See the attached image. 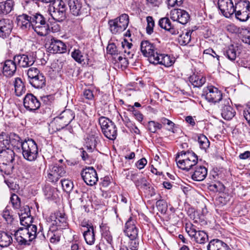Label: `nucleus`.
Listing matches in <instances>:
<instances>
[{
  "mask_svg": "<svg viewBox=\"0 0 250 250\" xmlns=\"http://www.w3.org/2000/svg\"><path fill=\"white\" fill-rule=\"evenodd\" d=\"M38 231L36 225L19 228L15 233L17 242L20 245H29L31 242L36 237H39L40 239H44L45 236L42 232L43 228L41 225Z\"/></svg>",
  "mask_w": 250,
  "mask_h": 250,
  "instance_id": "nucleus-1",
  "label": "nucleus"
},
{
  "mask_svg": "<svg viewBox=\"0 0 250 250\" xmlns=\"http://www.w3.org/2000/svg\"><path fill=\"white\" fill-rule=\"evenodd\" d=\"M198 156L192 151H182L177 153L175 161L178 167L188 171L197 165Z\"/></svg>",
  "mask_w": 250,
  "mask_h": 250,
  "instance_id": "nucleus-2",
  "label": "nucleus"
},
{
  "mask_svg": "<svg viewBox=\"0 0 250 250\" xmlns=\"http://www.w3.org/2000/svg\"><path fill=\"white\" fill-rule=\"evenodd\" d=\"M31 29L40 36H45L50 30L49 26L44 17L39 13L30 10Z\"/></svg>",
  "mask_w": 250,
  "mask_h": 250,
  "instance_id": "nucleus-3",
  "label": "nucleus"
},
{
  "mask_svg": "<svg viewBox=\"0 0 250 250\" xmlns=\"http://www.w3.org/2000/svg\"><path fill=\"white\" fill-rule=\"evenodd\" d=\"M15 153L12 149L0 151V171L9 174L14 168Z\"/></svg>",
  "mask_w": 250,
  "mask_h": 250,
  "instance_id": "nucleus-4",
  "label": "nucleus"
},
{
  "mask_svg": "<svg viewBox=\"0 0 250 250\" xmlns=\"http://www.w3.org/2000/svg\"><path fill=\"white\" fill-rule=\"evenodd\" d=\"M70 13L74 16L86 17L90 12L89 5L82 0H68Z\"/></svg>",
  "mask_w": 250,
  "mask_h": 250,
  "instance_id": "nucleus-5",
  "label": "nucleus"
},
{
  "mask_svg": "<svg viewBox=\"0 0 250 250\" xmlns=\"http://www.w3.org/2000/svg\"><path fill=\"white\" fill-rule=\"evenodd\" d=\"M99 123L104 135L111 140L116 139L117 136V128L114 122L108 118L101 116L99 119Z\"/></svg>",
  "mask_w": 250,
  "mask_h": 250,
  "instance_id": "nucleus-6",
  "label": "nucleus"
},
{
  "mask_svg": "<svg viewBox=\"0 0 250 250\" xmlns=\"http://www.w3.org/2000/svg\"><path fill=\"white\" fill-rule=\"evenodd\" d=\"M23 157L28 161H33L38 155V149L35 141L32 139H25L21 148Z\"/></svg>",
  "mask_w": 250,
  "mask_h": 250,
  "instance_id": "nucleus-7",
  "label": "nucleus"
},
{
  "mask_svg": "<svg viewBox=\"0 0 250 250\" xmlns=\"http://www.w3.org/2000/svg\"><path fill=\"white\" fill-rule=\"evenodd\" d=\"M129 17L127 14H123L120 17L109 20L108 24L109 30L112 34H119L124 31L127 27Z\"/></svg>",
  "mask_w": 250,
  "mask_h": 250,
  "instance_id": "nucleus-8",
  "label": "nucleus"
},
{
  "mask_svg": "<svg viewBox=\"0 0 250 250\" xmlns=\"http://www.w3.org/2000/svg\"><path fill=\"white\" fill-rule=\"evenodd\" d=\"M236 18L246 21L250 18V3L248 0H234Z\"/></svg>",
  "mask_w": 250,
  "mask_h": 250,
  "instance_id": "nucleus-9",
  "label": "nucleus"
},
{
  "mask_svg": "<svg viewBox=\"0 0 250 250\" xmlns=\"http://www.w3.org/2000/svg\"><path fill=\"white\" fill-rule=\"evenodd\" d=\"M35 5L32 1H26V4L23 5L25 13L18 16L17 18V25L22 30H30L31 29V20L30 8Z\"/></svg>",
  "mask_w": 250,
  "mask_h": 250,
  "instance_id": "nucleus-10",
  "label": "nucleus"
},
{
  "mask_svg": "<svg viewBox=\"0 0 250 250\" xmlns=\"http://www.w3.org/2000/svg\"><path fill=\"white\" fill-rule=\"evenodd\" d=\"M66 166L62 164H55L49 166L47 170V180L52 183L57 182L61 177L66 175Z\"/></svg>",
  "mask_w": 250,
  "mask_h": 250,
  "instance_id": "nucleus-11",
  "label": "nucleus"
},
{
  "mask_svg": "<svg viewBox=\"0 0 250 250\" xmlns=\"http://www.w3.org/2000/svg\"><path fill=\"white\" fill-rule=\"evenodd\" d=\"M202 96L210 103L214 104L218 103L220 104L221 101L224 99L222 98V93L221 91L212 85L204 88Z\"/></svg>",
  "mask_w": 250,
  "mask_h": 250,
  "instance_id": "nucleus-12",
  "label": "nucleus"
},
{
  "mask_svg": "<svg viewBox=\"0 0 250 250\" xmlns=\"http://www.w3.org/2000/svg\"><path fill=\"white\" fill-rule=\"evenodd\" d=\"M13 59L20 67H29L32 65L36 61V52H30L25 54L17 55L14 56Z\"/></svg>",
  "mask_w": 250,
  "mask_h": 250,
  "instance_id": "nucleus-13",
  "label": "nucleus"
},
{
  "mask_svg": "<svg viewBox=\"0 0 250 250\" xmlns=\"http://www.w3.org/2000/svg\"><path fill=\"white\" fill-rule=\"evenodd\" d=\"M141 51L143 55L148 58L150 63H152L153 60L151 59H155L156 54H158V50L155 44L148 41H143L141 43Z\"/></svg>",
  "mask_w": 250,
  "mask_h": 250,
  "instance_id": "nucleus-14",
  "label": "nucleus"
},
{
  "mask_svg": "<svg viewBox=\"0 0 250 250\" xmlns=\"http://www.w3.org/2000/svg\"><path fill=\"white\" fill-rule=\"evenodd\" d=\"M231 103L230 99L226 98L221 101V103L219 104L221 116L225 120H230L235 115V110L231 106Z\"/></svg>",
  "mask_w": 250,
  "mask_h": 250,
  "instance_id": "nucleus-15",
  "label": "nucleus"
},
{
  "mask_svg": "<svg viewBox=\"0 0 250 250\" xmlns=\"http://www.w3.org/2000/svg\"><path fill=\"white\" fill-rule=\"evenodd\" d=\"M186 230L191 239L197 243L204 244L208 238L207 234L203 230H197L194 226H187Z\"/></svg>",
  "mask_w": 250,
  "mask_h": 250,
  "instance_id": "nucleus-16",
  "label": "nucleus"
},
{
  "mask_svg": "<svg viewBox=\"0 0 250 250\" xmlns=\"http://www.w3.org/2000/svg\"><path fill=\"white\" fill-rule=\"evenodd\" d=\"M59 3L57 7H53V11L51 13L52 18L59 22H62L66 18L67 7L65 2L62 0H58Z\"/></svg>",
  "mask_w": 250,
  "mask_h": 250,
  "instance_id": "nucleus-17",
  "label": "nucleus"
},
{
  "mask_svg": "<svg viewBox=\"0 0 250 250\" xmlns=\"http://www.w3.org/2000/svg\"><path fill=\"white\" fill-rule=\"evenodd\" d=\"M81 174L83 179L87 185L92 186L98 181L97 172L93 167H88L83 169Z\"/></svg>",
  "mask_w": 250,
  "mask_h": 250,
  "instance_id": "nucleus-18",
  "label": "nucleus"
},
{
  "mask_svg": "<svg viewBox=\"0 0 250 250\" xmlns=\"http://www.w3.org/2000/svg\"><path fill=\"white\" fill-rule=\"evenodd\" d=\"M52 224L50 226H55L57 229L61 230L68 225L66 215L60 211L57 212L50 215Z\"/></svg>",
  "mask_w": 250,
  "mask_h": 250,
  "instance_id": "nucleus-19",
  "label": "nucleus"
},
{
  "mask_svg": "<svg viewBox=\"0 0 250 250\" xmlns=\"http://www.w3.org/2000/svg\"><path fill=\"white\" fill-rule=\"evenodd\" d=\"M218 5L222 14L227 18L230 17L236 10L232 0H218Z\"/></svg>",
  "mask_w": 250,
  "mask_h": 250,
  "instance_id": "nucleus-20",
  "label": "nucleus"
},
{
  "mask_svg": "<svg viewBox=\"0 0 250 250\" xmlns=\"http://www.w3.org/2000/svg\"><path fill=\"white\" fill-rule=\"evenodd\" d=\"M170 18L173 21L184 25L188 22L190 16L189 14L184 10L174 9L170 12Z\"/></svg>",
  "mask_w": 250,
  "mask_h": 250,
  "instance_id": "nucleus-21",
  "label": "nucleus"
},
{
  "mask_svg": "<svg viewBox=\"0 0 250 250\" xmlns=\"http://www.w3.org/2000/svg\"><path fill=\"white\" fill-rule=\"evenodd\" d=\"M23 105L27 110L33 111L39 108L41 103L33 94L28 93L23 99Z\"/></svg>",
  "mask_w": 250,
  "mask_h": 250,
  "instance_id": "nucleus-22",
  "label": "nucleus"
},
{
  "mask_svg": "<svg viewBox=\"0 0 250 250\" xmlns=\"http://www.w3.org/2000/svg\"><path fill=\"white\" fill-rule=\"evenodd\" d=\"M136 221L130 217L125 224L124 232L129 238H136L138 235V229L136 226Z\"/></svg>",
  "mask_w": 250,
  "mask_h": 250,
  "instance_id": "nucleus-23",
  "label": "nucleus"
},
{
  "mask_svg": "<svg viewBox=\"0 0 250 250\" xmlns=\"http://www.w3.org/2000/svg\"><path fill=\"white\" fill-rule=\"evenodd\" d=\"M48 49L52 53H63L66 51V46L62 41L52 38Z\"/></svg>",
  "mask_w": 250,
  "mask_h": 250,
  "instance_id": "nucleus-24",
  "label": "nucleus"
},
{
  "mask_svg": "<svg viewBox=\"0 0 250 250\" xmlns=\"http://www.w3.org/2000/svg\"><path fill=\"white\" fill-rule=\"evenodd\" d=\"M21 224L24 226L23 228L28 227L29 226H33L32 224L33 217L31 215L30 210L29 207L24 208L23 209L20 210L19 213Z\"/></svg>",
  "mask_w": 250,
  "mask_h": 250,
  "instance_id": "nucleus-25",
  "label": "nucleus"
},
{
  "mask_svg": "<svg viewBox=\"0 0 250 250\" xmlns=\"http://www.w3.org/2000/svg\"><path fill=\"white\" fill-rule=\"evenodd\" d=\"M13 28L12 21L9 19H3L0 20V37L4 39L10 34Z\"/></svg>",
  "mask_w": 250,
  "mask_h": 250,
  "instance_id": "nucleus-26",
  "label": "nucleus"
},
{
  "mask_svg": "<svg viewBox=\"0 0 250 250\" xmlns=\"http://www.w3.org/2000/svg\"><path fill=\"white\" fill-rule=\"evenodd\" d=\"M191 178L194 181H202L207 177L208 169L204 166L197 165L194 168Z\"/></svg>",
  "mask_w": 250,
  "mask_h": 250,
  "instance_id": "nucleus-27",
  "label": "nucleus"
},
{
  "mask_svg": "<svg viewBox=\"0 0 250 250\" xmlns=\"http://www.w3.org/2000/svg\"><path fill=\"white\" fill-rule=\"evenodd\" d=\"M155 59H151V61L153 60L152 64H162L166 67H168L173 63L172 59L170 58V56L165 55L164 54H156Z\"/></svg>",
  "mask_w": 250,
  "mask_h": 250,
  "instance_id": "nucleus-28",
  "label": "nucleus"
},
{
  "mask_svg": "<svg viewBox=\"0 0 250 250\" xmlns=\"http://www.w3.org/2000/svg\"><path fill=\"white\" fill-rule=\"evenodd\" d=\"M17 62L14 61L7 60L3 66V73L6 77L12 76L16 71Z\"/></svg>",
  "mask_w": 250,
  "mask_h": 250,
  "instance_id": "nucleus-29",
  "label": "nucleus"
},
{
  "mask_svg": "<svg viewBox=\"0 0 250 250\" xmlns=\"http://www.w3.org/2000/svg\"><path fill=\"white\" fill-rule=\"evenodd\" d=\"M59 116L54 118V120L49 125V130L51 133H54L57 131L64 128L67 125Z\"/></svg>",
  "mask_w": 250,
  "mask_h": 250,
  "instance_id": "nucleus-30",
  "label": "nucleus"
},
{
  "mask_svg": "<svg viewBox=\"0 0 250 250\" xmlns=\"http://www.w3.org/2000/svg\"><path fill=\"white\" fill-rule=\"evenodd\" d=\"M158 24L162 28L169 31L172 35L178 34V30L174 27L167 18L165 17L160 19Z\"/></svg>",
  "mask_w": 250,
  "mask_h": 250,
  "instance_id": "nucleus-31",
  "label": "nucleus"
},
{
  "mask_svg": "<svg viewBox=\"0 0 250 250\" xmlns=\"http://www.w3.org/2000/svg\"><path fill=\"white\" fill-rule=\"evenodd\" d=\"M207 249L208 250H231L227 244L219 239L210 241Z\"/></svg>",
  "mask_w": 250,
  "mask_h": 250,
  "instance_id": "nucleus-32",
  "label": "nucleus"
},
{
  "mask_svg": "<svg viewBox=\"0 0 250 250\" xmlns=\"http://www.w3.org/2000/svg\"><path fill=\"white\" fill-rule=\"evenodd\" d=\"M61 231V230L56 229L55 226H50L47 237L49 238L50 243L57 244L60 241Z\"/></svg>",
  "mask_w": 250,
  "mask_h": 250,
  "instance_id": "nucleus-33",
  "label": "nucleus"
},
{
  "mask_svg": "<svg viewBox=\"0 0 250 250\" xmlns=\"http://www.w3.org/2000/svg\"><path fill=\"white\" fill-rule=\"evenodd\" d=\"M188 212H190V218L194 221V223H199L201 226H205L207 224L205 216L195 210L194 208L189 209Z\"/></svg>",
  "mask_w": 250,
  "mask_h": 250,
  "instance_id": "nucleus-34",
  "label": "nucleus"
},
{
  "mask_svg": "<svg viewBox=\"0 0 250 250\" xmlns=\"http://www.w3.org/2000/svg\"><path fill=\"white\" fill-rule=\"evenodd\" d=\"M238 47L233 45L229 46L224 52V56L231 62H234L239 55Z\"/></svg>",
  "mask_w": 250,
  "mask_h": 250,
  "instance_id": "nucleus-35",
  "label": "nucleus"
},
{
  "mask_svg": "<svg viewBox=\"0 0 250 250\" xmlns=\"http://www.w3.org/2000/svg\"><path fill=\"white\" fill-rule=\"evenodd\" d=\"M12 234L0 230V246L2 248L7 247L12 244L13 239Z\"/></svg>",
  "mask_w": 250,
  "mask_h": 250,
  "instance_id": "nucleus-36",
  "label": "nucleus"
},
{
  "mask_svg": "<svg viewBox=\"0 0 250 250\" xmlns=\"http://www.w3.org/2000/svg\"><path fill=\"white\" fill-rule=\"evenodd\" d=\"M10 137L5 132L0 133V151L11 149L10 148Z\"/></svg>",
  "mask_w": 250,
  "mask_h": 250,
  "instance_id": "nucleus-37",
  "label": "nucleus"
},
{
  "mask_svg": "<svg viewBox=\"0 0 250 250\" xmlns=\"http://www.w3.org/2000/svg\"><path fill=\"white\" fill-rule=\"evenodd\" d=\"M189 81L194 87H200L205 83L206 79L203 75L193 74L189 77Z\"/></svg>",
  "mask_w": 250,
  "mask_h": 250,
  "instance_id": "nucleus-38",
  "label": "nucleus"
},
{
  "mask_svg": "<svg viewBox=\"0 0 250 250\" xmlns=\"http://www.w3.org/2000/svg\"><path fill=\"white\" fill-rule=\"evenodd\" d=\"M15 92L17 96H21L25 93L26 88L21 79L16 78L14 82Z\"/></svg>",
  "mask_w": 250,
  "mask_h": 250,
  "instance_id": "nucleus-39",
  "label": "nucleus"
},
{
  "mask_svg": "<svg viewBox=\"0 0 250 250\" xmlns=\"http://www.w3.org/2000/svg\"><path fill=\"white\" fill-rule=\"evenodd\" d=\"M59 116L67 125H68L74 119V112L70 109H65L60 114Z\"/></svg>",
  "mask_w": 250,
  "mask_h": 250,
  "instance_id": "nucleus-40",
  "label": "nucleus"
},
{
  "mask_svg": "<svg viewBox=\"0 0 250 250\" xmlns=\"http://www.w3.org/2000/svg\"><path fill=\"white\" fill-rule=\"evenodd\" d=\"M10 148L21 151L23 145V141L17 135L14 134L10 137Z\"/></svg>",
  "mask_w": 250,
  "mask_h": 250,
  "instance_id": "nucleus-41",
  "label": "nucleus"
},
{
  "mask_svg": "<svg viewBox=\"0 0 250 250\" xmlns=\"http://www.w3.org/2000/svg\"><path fill=\"white\" fill-rule=\"evenodd\" d=\"M14 2L12 0H7L0 2V13L7 14L12 10Z\"/></svg>",
  "mask_w": 250,
  "mask_h": 250,
  "instance_id": "nucleus-42",
  "label": "nucleus"
},
{
  "mask_svg": "<svg viewBox=\"0 0 250 250\" xmlns=\"http://www.w3.org/2000/svg\"><path fill=\"white\" fill-rule=\"evenodd\" d=\"M83 236L86 243L90 245H93L95 241L94 228L84 231Z\"/></svg>",
  "mask_w": 250,
  "mask_h": 250,
  "instance_id": "nucleus-43",
  "label": "nucleus"
},
{
  "mask_svg": "<svg viewBox=\"0 0 250 250\" xmlns=\"http://www.w3.org/2000/svg\"><path fill=\"white\" fill-rule=\"evenodd\" d=\"M197 141L201 149L206 150L209 147L210 142L207 137L203 134L198 135Z\"/></svg>",
  "mask_w": 250,
  "mask_h": 250,
  "instance_id": "nucleus-44",
  "label": "nucleus"
},
{
  "mask_svg": "<svg viewBox=\"0 0 250 250\" xmlns=\"http://www.w3.org/2000/svg\"><path fill=\"white\" fill-rule=\"evenodd\" d=\"M46 80L44 75L42 74L39 76L35 78L32 81V83H30L32 86L37 88H41L45 85Z\"/></svg>",
  "mask_w": 250,
  "mask_h": 250,
  "instance_id": "nucleus-45",
  "label": "nucleus"
},
{
  "mask_svg": "<svg viewBox=\"0 0 250 250\" xmlns=\"http://www.w3.org/2000/svg\"><path fill=\"white\" fill-rule=\"evenodd\" d=\"M193 30L187 31L185 33L181 35L178 39L179 42L182 45L188 44L191 40V34Z\"/></svg>",
  "mask_w": 250,
  "mask_h": 250,
  "instance_id": "nucleus-46",
  "label": "nucleus"
},
{
  "mask_svg": "<svg viewBox=\"0 0 250 250\" xmlns=\"http://www.w3.org/2000/svg\"><path fill=\"white\" fill-rule=\"evenodd\" d=\"M97 137L94 135H90L87 137L86 140V145L87 148L90 149L91 151L96 148L97 145Z\"/></svg>",
  "mask_w": 250,
  "mask_h": 250,
  "instance_id": "nucleus-47",
  "label": "nucleus"
},
{
  "mask_svg": "<svg viewBox=\"0 0 250 250\" xmlns=\"http://www.w3.org/2000/svg\"><path fill=\"white\" fill-rule=\"evenodd\" d=\"M162 128V124L159 122L154 121H150L148 122L147 129L152 133H156L158 129H161Z\"/></svg>",
  "mask_w": 250,
  "mask_h": 250,
  "instance_id": "nucleus-48",
  "label": "nucleus"
},
{
  "mask_svg": "<svg viewBox=\"0 0 250 250\" xmlns=\"http://www.w3.org/2000/svg\"><path fill=\"white\" fill-rule=\"evenodd\" d=\"M71 56L77 62L82 63L83 62L84 63V57L80 50L75 49L71 53Z\"/></svg>",
  "mask_w": 250,
  "mask_h": 250,
  "instance_id": "nucleus-49",
  "label": "nucleus"
},
{
  "mask_svg": "<svg viewBox=\"0 0 250 250\" xmlns=\"http://www.w3.org/2000/svg\"><path fill=\"white\" fill-rule=\"evenodd\" d=\"M159 121V123L162 124V126L166 125H167L168 127L167 130L168 131H171L173 133H175V130L174 129L175 124L173 122L165 117H163L160 119Z\"/></svg>",
  "mask_w": 250,
  "mask_h": 250,
  "instance_id": "nucleus-50",
  "label": "nucleus"
},
{
  "mask_svg": "<svg viewBox=\"0 0 250 250\" xmlns=\"http://www.w3.org/2000/svg\"><path fill=\"white\" fill-rule=\"evenodd\" d=\"M208 188L210 191H212L214 192H221L224 191L225 187L221 183L218 182L210 184L208 186Z\"/></svg>",
  "mask_w": 250,
  "mask_h": 250,
  "instance_id": "nucleus-51",
  "label": "nucleus"
},
{
  "mask_svg": "<svg viewBox=\"0 0 250 250\" xmlns=\"http://www.w3.org/2000/svg\"><path fill=\"white\" fill-rule=\"evenodd\" d=\"M147 21V26L146 27V33L151 35L153 32V28L155 25V22L153 18L151 16H147L146 18Z\"/></svg>",
  "mask_w": 250,
  "mask_h": 250,
  "instance_id": "nucleus-52",
  "label": "nucleus"
},
{
  "mask_svg": "<svg viewBox=\"0 0 250 250\" xmlns=\"http://www.w3.org/2000/svg\"><path fill=\"white\" fill-rule=\"evenodd\" d=\"M106 50L107 53L113 56L115 59H116L115 56L120 54V51H118L116 45L113 43L109 44L107 46Z\"/></svg>",
  "mask_w": 250,
  "mask_h": 250,
  "instance_id": "nucleus-53",
  "label": "nucleus"
},
{
  "mask_svg": "<svg viewBox=\"0 0 250 250\" xmlns=\"http://www.w3.org/2000/svg\"><path fill=\"white\" fill-rule=\"evenodd\" d=\"M62 188L66 192H69L73 187V183L68 180H62L61 181Z\"/></svg>",
  "mask_w": 250,
  "mask_h": 250,
  "instance_id": "nucleus-54",
  "label": "nucleus"
},
{
  "mask_svg": "<svg viewBox=\"0 0 250 250\" xmlns=\"http://www.w3.org/2000/svg\"><path fill=\"white\" fill-rule=\"evenodd\" d=\"M10 200L15 208H19L21 206V200L18 196L15 194L12 195Z\"/></svg>",
  "mask_w": 250,
  "mask_h": 250,
  "instance_id": "nucleus-55",
  "label": "nucleus"
},
{
  "mask_svg": "<svg viewBox=\"0 0 250 250\" xmlns=\"http://www.w3.org/2000/svg\"><path fill=\"white\" fill-rule=\"evenodd\" d=\"M101 229L102 231V235L103 237L106 240L108 244H111L113 242V239L110 232L107 230H104L102 227H101Z\"/></svg>",
  "mask_w": 250,
  "mask_h": 250,
  "instance_id": "nucleus-56",
  "label": "nucleus"
},
{
  "mask_svg": "<svg viewBox=\"0 0 250 250\" xmlns=\"http://www.w3.org/2000/svg\"><path fill=\"white\" fill-rule=\"evenodd\" d=\"M2 217L8 223H11L14 220L13 216L11 211L7 208L4 210L2 213Z\"/></svg>",
  "mask_w": 250,
  "mask_h": 250,
  "instance_id": "nucleus-57",
  "label": "nucleus"
},
{
  "mask_svg": "<svg viewBox=\"0 0 250 250\" xmlns=\"http://www.w3.org/2000/svg\"><path fill=\"white\" fill-rule=\"evenodd\" d=\"M242 41L243 42L250 45V31L245 29L242 32Z\"/></svg>",
  "mask_w": 250,
  "mask_h": 250,
  "instance_id": "nucleus-58",
  "label": "nucleus"
},
{
  "mask_svg": "<svg viewBox=\"0 0 250 250\" xmlns=\"http://www.w3.org/2000/svg\"><path fill=\"white\" fill-rule=\"evenodd\" d=\"M129 247L131 250H137L139 247V240L138 237L136 238H129Z\"/></svg>",
  "mask_w": 250,
  "mask_h": 250,
  "instance_id": "nucleus-59",
  "label": "nucleus"
},
{
  "mask_svg": "<svg viewBox=\"0 0 250 250\" xmlns=\"http://www.w3.org/2000/svg\"><path fill=\"white\" fill-rule=\"evenodd\" d=\"M156 207L159 210L163 211L167 209V204L165 201L164 200H158L156 203Z\"/></svg>",
  "mask_w": 250,
  "mask_h": 250,
  "instance_id": "nucleus-60",
  "label": "nucleus"
},
{
  "mask_svg": "<svg viewBox=\"0 0 250 250\" xmlns=\"http://www.w3.org/2000/svg\"><path fill=\"white\" fill-rule=\"evenodd\" d=\"M93 4L97 8H102L107 4V0H92Z\"/></svg>",
  "mask_w": 250,
  "mask_h": 250,
  "instance_id": "nucleus-61",
  "label": "nucleus"
},
{
  "mask_svg": "<svg viewBox=\"0 0 250 250\" xmlns=\"http://www.w3.org/2000/svg\"><path fill=\"white\" fill-rule=\"evenodd\" d=\"M136 187L137 188H142L143 187H146V181L145 178H140L137 179V180L134 183Z\"/></svg>",
  "mask_w": 250,
  "mask_h": 250,
  "instance_id": "nucleus-62",
  "label": "nucleus"
},
{
  "mask_svg": "<svg viewBox=\"0 0 250 250\" xmlns=\"http://www.w3.org/2000/svg\"><path fill=\"white\" fill-rule=\"evenodd\" d=\"M41 73L39 70L35 67H31L28 70L27 74L28 76V79L29 80L31 77H33L34 75H38Z\"/></svg>",
  "mask_w": 250,
  "mask_h": 250,
  "instance_id": "nucleus-63",
  "label": "nucleus"
},
{
  "mask_svg": "<svg viewBox=\"0 0 250 250\" xmlns=\"http://www.w3.org/2000/svg\"><path fill=\"white\" fill-rule=\"evenodd\" d=\"M138 176V173L134 172L133 171H129L128 174H126V178L128 180L132 181L134 183L137 180Z\"/></svg>",
  "mask_w": 250,
  "mask_h": 250,
  "instance_id": "nucleus-64",
  "label": "nucleus"
}]
</instances>
